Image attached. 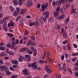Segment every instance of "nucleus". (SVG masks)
Instances as JSON below:
<instances>
[{"label":"nucleus","mask_w":78,"mask_h":78,"mask_svg":"<svg viewBox=\"0 0 78 78\" xmlns=\"http://www.w3.org/2000/svg\"><path fill=\"white\" fill-rule=\"evenodd\" d=\"M59 13H58V12H54L53 13V14H54V16L55 17H57V16H58V15H59Z\"/></svg>","instance_id":"nucleus-12"},{"label":"nucleus","mask_w":78,"mask_h":78,"mask_svg":"<svg viewBox=\"0 0 78 78\" xmlns=\"http://www.w3.org/2000/svg\"><path fill=\"white\" fill-rule=\"evenodd\" d=\"M30 50L33 51H36V49H35V48H34V47L33 46H31L30 48Z\"/></svg>","instance_id":"nucleus-27"},{"label":"nucleus","mask_w":78,"mask_h":78,"mask_svg":"<svg viewBox=\"0 0 78 78\" xmlns=\"http://www.w3.org/2000/svg\"><path fill=\"white\" fill-rule=\"evenodd\" d=\"M48 17H47V16H45V17L43 19L44 22L45 23L46 22H47V18H48Z\"/></svg>","instance_id":"nucleus-26"},{"label":"nucleus","mask_w":78,"mask_h":78,"mask_svg":"<svg viewBox=\"0 0 78 78\" xmlns=\"http://www.w3.org/2000/svg\"><path fill=\"white\" fill-rule=\"evenodd\" d=\"M38 66V65H37V62H34L32 64L31 69H35V70H37V69Z\"/></svg>","instance_id":"nucleus-3"},{"label":"nucleus","mask_w":78,"mask_h":78,"mask_svg":"<svg viewBox=\"0 0 78 78\" xmlns=\"http://www.w3.org/2000/svg\"><path fill=\"white\" fill-rule=\"evenodd\" d=\"M69 17H68L67 19L66 20H65V24H67L68 22L69 21Z\"/></svg>","instance_id":"nucleus-30"},{"label":"nucleus","mask_w":78,"mask_h":78,"mask_svg":"<svg viewBox=\"0 0 78 78\" xmlns=\"http://www.w3.org/2000/svg\"><path fill=\"white\" fill-rule=\"evenodd\" d=\"M44 55H46L47 58H48V61H51V62H53V60L52 59H48L50 58V52L48 51H44Z\"/></svg>","instance_id":"nucleus-2"},{"label":"nucleus","mask_w":78,"mask_h":78,"mask_svg":"<svg viewBox=\"0 0 78 78\" xmlns=\"http://www.w3.org/2000/svg\"><path fill=\"white\" fill-rule=\"evenodd\" d=\"M72 56H78V52L73 53L72 54Z\"/></svg>","instance_id":"nucleus-22"},{"label":"nucleus","mask_w":78,"mask_h":78,"mask_svg":"<svg viewBox=\"0 0 78 78\" xmlns=\"http://www.w3.org/2000/svg\"><path fill=\"white\" fill-rule=\"evenodd\" d=\"M60 7L59 6L57 7L55 10V11L59 13V10H60Z\"/></svg>","instance_id":"nucleus-19"},{"label":"nucleus","mask_w":78,"mask_h":78,"mask_svg":"<svg viewBox=\"0 0 78 78\" xmlns=\"http://www.w3.org/2000/svg\"><path fill=\"white\" fill-rule=\"evenodd\" d=\"M4 54L5 53L4 52H1L0 54V56H3Z\"/></svg>","instance_id":"nucleus-59"},{"label":"nucleus","mask_w":78,"mask_h":78,"mask_svg":"<svg viewBox=\"0 0 78 78\" xmlns=\"http://www.w3.org/2000/svg\"><path fill=\"white\" fill-rule=\"evenodd\" d=\"M25 50H26V48H23L20 49V52H23L25 51Z\"/></svg>","instance_id":"nucleus-18"},{"label":"nucleus","mask_w":78,"mask_h":78,"mask_svg":"<svg viewBox=\"0 0 78 78\" xmlns=\"http://www.w3.org/2000/svg\"><path fill=\"white\" fill-rule=\"evenodd\" d=\"M25 12H27V11L26 10L23 9H21V11L20 12V14H23Z\"/></svg>","instance_id":"nucleus-10"},{"label":"nucleus","mask_w":78,"mask_h":78,"mask_svg":"<svg viewBox=\"0 0 78 78\" xmlns=\"http://www.w3.org/2000/svg\"><path fill=\"white\" fill-rule=\"evenodd\" d=\"M19 12H17V11H16L14 12L13 14V15L14 17H16V16H17L18 15H19Z\"/></svg>","instance_id":"nucleus-13"},{"label":"nucleus","mask_w":78,"mask_h":78,"mask_svg":"<svg viewBox=\"0 0 78 78\" xmlns=\"http://www.w3.org/2000/svg\"><path fill=\"white\" fill-rule=\"evenodd\" d=\"M62 35L64 39H66L67 37V34L66 32L63 33Z\"/></svg>","instance_id":"nucleus-15"},{"label":"nucleus","mask_w":78,"mask_h":78,"mask_svg":"<svg viewBox=\"0 0 78 78\" xmlns=\"http://www.w3.org/2000/svg\"><path fill=\"white\" fill-rule=\"evenodd\" d=\"M11 62L12 64H17V65H18V64H19L18 61H17V60H12L11 61Z\"/></svg>","instance_id":"nucleus-8"},{"label":"nucleus","mask_w":78,"mask_h":78,"mask_svg":"<svg viewBox=\"0 0 78 78\" xmlns=\"http://www.w3.org/2000/svg\"><path fill=\"white\" fill-rule=\"evenodd\" d=\"M23 73H26L28 72V69H24L23 71Z\"/></svg>","instance_id":"nucleus-23"},{"label":"nucleus","mask_w":78,"mask_h":78,"mask_svg":"<svg viewBox=\"0 0 78 78\" xmlns=\"http://www.w3.org/2000/svg\"><path fill=\"white\" fill-rule=\"evenodd\" d=\"M73 46L74 47V48H77V45H76V44H73Z\"/></svg>","instance_id":"nucleus-56"},{"label":"nucleus","mask_w":78,"mask_h":78,"mask_svg":"<svg viewBox=\"0 0 78 78\" xmlns=\"http://www.w3.org/2000/svg\"><path fill=\"white\" fill-rule=\"evenodd\" d=\"M65 2V1L64 0H60V1H56L55 2V1H53L52 3V5L53 6H58L59 5V4L60 3V5L62 3H64V2Z\"/></svg>","instance_id":"nucleus-1"},{"label":"nucleus","mask_w":78,"mask_h":78,"mask_svg":"<svg viewBox=\"0 0 78 78\" xmlns=\"http://www.w3.org/2000/svg\"><path fill=\"white\" fill-rule=\"evenodd\" d=\"M1 69H2L1 71H3L5 70H8V68H7L6 66H2L1 67Z\"/></svg>","instance_id":"nucleus-9"},{"label":"nucleus","mask_w":78,"mask_h":78,"mask_svg":"<svg viewBox=\"0 0 78 78\" xmlns=\"http://www.w3.org/2000/svg\"><path fill=\"white\" fill-rule=\"evenodd\" d=\"M12 47H14V45H15V44H16V41H13L12 43Z\"/></svg>","instance_id":"nucleus-41"},{"label":"nucleus","mask_w":78,"mask_h":78,"mask_svg":"<svg viewBox=\"0 0 78 78\" xmlns=\"http://www.w3.org/2000/svg\"><path fill=\"white\" fill-rule=\"evenodd\" d=\"M36 24L37 27L39 25V20H37L36 21Z\"/></svg>","instance_id":"nucleus-38"},{"label":"nucleus","mask_w":78,"mask_h":78,"mask_svg":"<svg viewBox=\"0 0 78 78\" xmlns=\"http://www.w3.org/2000/svg\"><path fill=\"white\" fill-rule=\"evenodd\" d=\"M30 45H31V41H29L27 42V43L26 44V45L27 46H30Z\"/></svg>","instance_id":"nucleus-31"},{"label":"nucleus","mask_w":78,"mask_h":78,"mask_svg":"<svg viewBox=\"0 0 78 78\" xmlns=\"http://www.w3.org/2000/svg\"><path fill=\"white\" fill-rule=\"evenodd\" d=\"M20 18H21V16H19L17 17L16 19V21L17 22L18 21V20H19L20 19Z\"/></svg>","instance_id":"nucleus-35"},{"label":"nucleus","mask_w":78,"mask_h":78,"mask_svg":"<svg viewBox=\"0 0 78 78\" xmlns=\"http://www.w3.org/2000/svg\"><path fill=\"white\" fill-rule=\"evenodd\" d=\"M62 44H63V45H65L66 44H67V40H65L64 41L62 42Z\"/></svg>","instance_id":"nucleus-37"},{"label":"nucleus","mask_w":78,"mask_h":78,"mask_svg":"<svg viewBox=\"0 0 78 78\" xmlns=\"http://www.w3.org/2000/svg\"><path fill=\"white\" fill-rule=\"evenodd\" d=\"M62 69L65 72H66L67 69H66V67H62Z\"/></svg>","instance_id":"nucleus-62"},{"label":"nucleus","mask_w":78,"mask_h":78,"mask_svg":"<svg viewBox=\"0 0 78 78\" xmlns=\"http://www.w3.org/2000/svg\"><path fill=\"white\" fill-rule=\"evenodd\" d=\"M75 75L76 76L78 77V72H76L75 74Z\"/></svg>","instance_id":"nucleus-64"},{"label":"nucleus","mask_w":78,"mask_h":78,"mask_svg":"<svg viewBox=\"0 0 78 78\" xmlns=\"http://www.w3.org/2000/svg\"><path fill=\"white\" fill-rule=\"evenodd\" d=\"M9 8L11 12H14V10H15V9L13 7H12V6H9Z\"/></svg>","instance_id":"nucleus-16"},{"label":"nucleus","mask_w":78,"mask_h":78,"mask_svg":"<svg viewBox=\"0 0 78 78\" xmlns=\"http://www.w3.org/2000/svg\"><path fill=\"white\" fill-rule=\"evenodd\" d=\"M48 3H47L45 4H42L41 5V8L43 11H45V9L48 7Z\"/></svg>","instance_id":"nucleus-4"},{"label":"nucleus","mask_w":78,"mask_h":78,"mask_svg":"<svg viewBox=\"0 0 78 78\" xmlns=\"http://www.w3.org/2000/svg\"><path fill=\"white\" fill-rule=\"evenodd\" d=\"M3 26L4 28H7V24L6 23H5L3 25Z\"/></svg>","instance_id":"nucleus-53"},{"label":"nucleus","mask_w":78,"mask_h":78,"mask_svg":"<svg viewBox=\"0 0 78 78\" xmlns=\"http://www.w3.org/2000/svg\"><path fill=\"white\" fill-rule=\"evenodd\" d=\"M74 66L75 67H78V62H76V63L74 64Z\"/></svg>","instance_id":"nucleus-63"},{"label":"nucleus","mask_w":78,"mask_h":78,"mask_svg":"<svg viewBox=\"0 0 78 78\" xmlns=\"http://www.w3.org/2000/svg\"><path fill=\"white\" fill-rule=\"evenodd\" d=\"M49 66H47L45 67V69L46 71L48 70V69H49Z\"/></svg>","instance_id":"nucleus-45"},{"label":"nucleus","mask_w":78,"mask_h":78,"mask_svg":"<svg viewBox=\"0 0 78 78\" xmlns=\"http://www.w3.org/2000/svg\"><path fill=\"white\" fill-rule=\"evenodd\" d=\"M11 78H17V75H12L11 77Z\"/></svg>","instance_id":"nucleus-44"},{"label":"nucleus","mask_w":78,"mask_h":78,"mask_svg":"<svg viewBox=\"0 0 78 78\" xmlns=\"http://www.w3.org/2000/svg\"><path fill=\"white\" fill-rule=\"evenodd\" d=\"M76 12V9H73L71 12V14H73V13H75Z\"/></svg>","instance_id":"nucleus-20"},{"label":"nucleus","mask_w":78,"mask_h":78,"mask_svg":"<svg viewBox=\"0 0 78 78\" xmlns=\"http://www.w3.org/2000/svg\"><path fill=\"white\" fill-rule=\"evenodd\" d=\"M9 54L10 55H12V56L14 55V52H13L12 51H11L10 52H9Z\"/></svg>","instance_id":"nucleus-57"},{"label":"nucleus","mask_w":78,"mask_h":78,"mask_svg":"<svg viewBox=\"0 0 78 78\" xmlns=\"http://www.w3.org/2000/svg\"><path fill=\"white\" fill-rule=\"evenodd\" d=\"M67 69L68 70L69 72L71 73V74H72V71L70 70V68L68 67H67Z\"/></svg>","instance_id":"nucleus-36"},{"label":"nucleus","mask_w":78,"mask_h":78,"mask_svg":"<svg viewBox=\"0 0 78 78\" xmlns=\"http://www.w3.org/2000/svg\"><path fill=\"white\" fill-rule=\"evenodd\" d=\"M39 63H41V64H42L43 63H45V64L47 63V61H44V60H40L39 61Z\"/></svg>","instance_id":"nucleus-14"},{"label":"nucleus","mask_w":78,"mask_h":78,"mask_svg":"<svg viewBox=\"0 0 78 78\" xmlns=\"http://www.w3.org/2000/svg\"><path fill=\"white\" fill-rule=\"evenodd\" d=\"M29 33V32L27 30H25V33H24V35H28Z\"/></svg>","instance_id":"nucleus-43"},{"label":"nucleus","mask_w":78,"mask_h":78,"mask_svg":"<svg viewBox=\"0 0 78 78\" xmlns=\"http://www.w3.org/2000/svg\"><path fill=\"white\" fill-rule=\"evenodd\" d=\"M43 16H45V15H46L45 17H49V12L48 11H47L44 12L43 14Z\"/></svg>","instance_id":"nucleus-6"},{"label":"nucleus","mask_w":78,"mask_h":78,"mask_svg":"<svg viewBox=\"0 0 78 78\" xmlns=\"http://www.w3.org/2000/svg\"><path fill=\"white\" fill-rule=\"evenodd\" d=\"M16 9L17 12L19 13V12H20V8H19V7H17L16 8Z\"/></svg>","instance_id":"nucleus-40"},{"label":"nucleus","mask_w":78,"mask_h":78,"mask_svg":"<svg viewBox=\"0 0 78 78\" xmlns=\"http://www.w3.org/2000/svg\"><path fill=\"white\" fill-rule=\"evenodd\" d=\"M37 55V52L36 51H34V52L33 53L34 56H36Z\"/></svg>","instance_id":"nucleus-49"},{"label":"nucleus","mask_w":78,"mask_h":78,"mask_svg":"<svg viewBox=\"0 0 78 78\" xmlns=\"http://www.w3.org/2000/svg\"><path fill=\"white\" fill-rule=\"evenodd\" d=\"M5 50V47L1 46L0 47V50H2V51H3V50Z\"/></svg>","instance_id":"nucleus-34"},{"label":"nucleus","mask_w":78,"mask_h":78,"mask_svg":"<svg viewBox=\"0 0 78 78\" xmlns=\"http://www.w3.org/2000/svg\"><path fill=\"white\" fill-rule=\"evenodd\" d=\"M22 1H23V0H19V5H22Z\"/></svg>","instance_id":"nucleus-32"},{"label":"nucleus","mask_w":78,"mask_h":78,"mask_svg":"<svg viewBox=\"0 0 78 78\" xmlns=\"http://www.w3.org/2000/svg\"><path fill=\"white\" fill-rule=\"evenodd\" d=\"M18 60L19 62H23V59L22 58H18Z\"/></svg>","instance_id":"nucleus-54"},{"label":"nucleus","mask_w":78,"mask_h":78,"mask_svg":"<svg viewBox=\"0 0 78 78\" xmlns=\"http://www.w3.org/2000/svg\"><path fill=\"white\" fill-rule=\"evenodd\" d=\"M5 71L6 72V75H10V74H11V72L9 71L6 70H5Z\"/></svg>","instance_id":"nucleus-29"},{"label":"nucleus","mask_w":78,"mask_h":78,"mask_svg":"<svg viewBox=\"0 0 78 78\" xmlns=\"http://www.w3.org/2000/svg\"><path fill=\"white\" fill-rule=\"evenodd\" d=\"M46 71L48 73H51V72H53V70L52 69H48Z\"/></svg>","instance_id":"nucleus-21"},{"label":"nucleus","mask_w":78,"mask_h":78,"mask_svg":"<svg viewBox=\"0 0 78 78\" xmlns=\"http://www.w3.org/2000/svg\"><path fill=\"white\" fill-rule=\"evenodd\" d=\"M12 67H13V68H14L15 69H16V68L17 67V65H13L12 66Z\"/></svg>","instance_id":"nucleus-58"},{"label":"nucleus","mask_w":78,"mask_h":78,"mask_svg":"<svg viewBox=\"0 0 78 78\" xmlns=\"http://www.w3.org/2000/svg\"><path fill=\"white\" fill-rule=\"evenodd\" d=\"M25 57L26 58L27 62L30 61H31V56L28 55H26Z\"/></svg>","instance_id":"nucleus-7"},{"label":"nucleus","mask_w":78,"mask_h":78,"mask_svg":"<svg viewBox=\"0 0 78 78\" xmlns=\"http://www.w3.org/2000/svg\"><path fill=\"white\" fill-rule=\"evenodd\" d=\"M27 4L29 6H32L33 5V3H32V1L31 0H29L27 1Z\"/></svg>","instance_id":"nucleus-11"},{"label":"nucleus","mask_w":78,"mask_h":78,"mask_svg":"<svg viewBox=\"0 0 78 78\" xmlns=\"http://www.w3.org/2000/svg\"><path fill=\"white\" fill-rule=\"evenodd\" d=\"M50 76L48 75V74H45L44 76V78H48V77H49Z\"/></svg>","instance_id":"nucleus-46"},{"label":"nucleus","mask_w":78,"mask_h":78,"mask_svg":"<svg viewBox=\"0 0 78 78\" xmlns=\"http://www.w3.org/2000/svg\"><path fill=\"white\" fill-rule=\"evenodd\" d=\"M12 50H17V46H12Z\"/></svg>","instance_id":"nucleus-39"},{"label":"nucleus","mask_w":78,"mask_h":78,"mask_svg":"<svg viewBox=\"0 0 78 78\" xmlns=\"http://www.w3.org/2000/svg\"><path fill=\"white\" fill-rule=\"evenodd\" d=\"M9 16H7L5 17L4 18V19L5 20H7L9 19Z\"/></svg>","instance_id":"nucleus-55"},{"label":"nucleus","mask_w":78,"mask_h":78,"mask_svg":"<svg viewBox=\"0 0 78 78\" xmlns=\"http://www.w3.org/2000/svg\"><path fill=\"white\" fill-rule=\"evenodd\" d=\"M28 53L29 55H31V54L33 53V51H32L30 50H29L28 51Z\"/></svg>","instance_id":"nucleus-51"},{"label":"nucleus","mask_w":78,"mask_h":78,"mask_svg":"<svg viewBox=\"0 0 78 78\" xmlns=\"http://www.w3.org/2000/svg\"><path fill=\"white\" fill-rule=\"evenodd\" d=\"M13 3L14 5H17L18 4V2L17 0H13Z\"/></svg>","instance_id":"nucleus-24"},{"label":"nucleus","mask_w":78,"mask_h":78,"mask_svg":"<svg viewBox=\"0 0 78 78\" xmlns=\"http://www.w3.org/2000/svg\"><path fill=\"white\" fill-rule=\"evenodd\" d=\"M41 5L40 3L38 4L37 5V8L39 9L41 7Z\"/></svg>","instance_id":"nucleus-50"},{"label":"nucleus","mask_w":78,"mask_h":78,"mask_svg":"<svg viewBox=\"0 0 78 78\" xmlns=\"http://www.w3.org/2000/svg\"><path fill=\"white\" fill-rule=\"evenodd\" d=\"M11 46V43H8L6 45V47L7 48H10Z\"/></svg>","instance_id":"nucleus-28"},{"label":"nucleus","mask_w":78,"mask_h":78,"mask_svg":"<svg viewBox=\"0 0 78 78\" xmlns=\"http://www.w3.org/2000/svg\"><path fill=\"white\" fill-rule=\"evenodd\" d=\"M70 6V5L69 4H66L65 6V7H66V8H67V9H68V8H69Z\"/></svg>","instance_id":"nucleus-48"},{"label":"nucleus","mask_w":78,"mask_h":78,"mask_svg":"<svg viewBox=\"0 0 78 78\" xmlns=\"http://www.w3.org/2000/svg\"><path fill=\"white\" fill-rule=\"evenodd\" d=\"M31 39L32 41H34V40H35V37H34V36H32L31 37Z\"/></svg>","instance_id":"nucleus-52"},{"label":"nucleus","mask_w":78,"mask_h":78,"mask_svg":"<svg viewBox=\"0 0 78 78\" xmlns=\"http://www.w3.org/2000/svg\"><path fill=\"white\" fill-rule=\"evenodd\" d=\"M19 58L18 59H24L25 57L23 56L22 55H19Z\"/></svg>","instance_id":"nucleus-33"},{"label":"nucleus","mask_w":78,"mask_h":78,"mask_svg":"<svg viewBox=\"0 0 78 78\" xmlns=\"http://www.w3.org/2000/svg\"><path fill=\"white\" fill-rule=\"evenodd\" d=\"M64 17H65V16L64 14H62L61 15H60L58 17H57V20H61L62 19H63L64 18Z\"/></svg>","instance_id":"nucleus-5"},{"label":"nucleus","mask_w":78,"mask_h":78,"mask_svg":"<svg viewBox=\"0 0 78 78\" xmlns=\"http://www.w3.org/2000/svg\"><path fill=\"white\" fill-rule=\"evenodd\" d=\"M31 45L32 46H34V45H35V43L34 42H32L31 43Z\"/></svg>","instance_id":"nucleus-60"},{"label":"nucleus","mask_w":78,"mask_h":78,"mask_svg":"<svg viewBox=\"0 0 78 78\" xmlns=\"http://www.w3.org/2000/svg\"><path fill=\"white\" fill-rule=\"evenodd\" d=\"M68 49L69 50H72V48L70 47V44H67V45Z\"/></svg>","instance_id":"nucleus-17"},{"label":"nucleus","mask_w":78,"mask_h":78,"mask_svg":"<svg viewBox=\"0 0 78 78\" xmlns=\"http://www.w3.org/2000/svg\"><path fill=\"white\" fill-rule=\"evenodd\" d=\"M77 59L76 57H75L72 59V61L73 62H75V61H76Z\"/></svg>","instance_id":"nucleus-42"},{"label":"nucleus","mask_w":78,"mask_h":78,"mask_svg":"<svg viewBox=\"0 0 78 78\" xmlns=\"http://www.w3.org/2000/svg\"><path fill=\"white\" fill-rule=\"evenodd\" d=\"M10 26L11 27H13L14 25V22L11 21H10Z\"/></svg>","instance_id":"nucleus-25"},{"label":"nucleus","mask_w":78,"mask_h":78,"mask_svg":"<svg viewBox=\"0 0 78 78\" xmlns=\"http://www.w3.org/2000/svg\"><path fill=\"white\" fill-rule=\"evenodd\" d=\"M1 75L2 76H3L4 75L2 73H0V78H3V77H2Z\"/></svg>","instance_id":"nucleus-61"},{"label":"nucleus","mask_w":78,"mask_h":78,"mask_svg":"<svg viewBox=\"0 0 78 78\" xmlns=\"http://www.w3.org/2000/svg\"><path fill=\"white\" fill-rule=\"evenodd\" d=\"M75 71H78V67H75L73 69Z\"/></svg>","instance_id":"nucleus-47"}]
</instances>
